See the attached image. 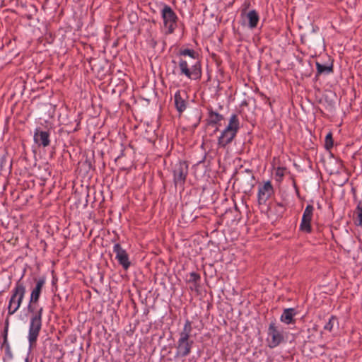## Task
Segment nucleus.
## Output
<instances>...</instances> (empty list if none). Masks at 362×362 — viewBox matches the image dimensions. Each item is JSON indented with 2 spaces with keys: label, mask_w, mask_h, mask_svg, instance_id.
I'll return each instance as SVG.
<instances>
[{
  "label": "nucleus",
  "mask_w": 362,
  "mask_h": 362,
  "mask_svg": "<svg viewBox=\"0 0 362 362\" xmlns=\"http://www.w3.org/2000/svg\"><path fill=\"white\" fill-rule=\"evenodd\" d=\"M35 286L31 291L27 307L29 319L28 341L30 349L36 346L37 340L42 326L43 308L39 305V300L45 284V277L34 278Z\"/></svg>",
  "instance_id": "1"
},
{
  "label": "nucleus",
  "mask_w": 362,
  "mask_h": 362,
  "mask_svg": "<svg viewBox=\"0 0 362 362\" xmlns=\"http://www.w3.org/2000/svg\"><path fill=\"white\" fill-rule=\"evenodd\" d=\"M192 331V322L187 319L182 330L179 332V339L176 344V357L185 358L190 354L194 344V340L191 339Z\"/></svg>",
  "instance_id": "2"
},
{
  "label": "nucleus",
  "mask_w": 362,
  "mask_h": 362,
  "mask_svg": "<svg viewBox=\"0 0 362 362\" xmlns=\"http://www.w3.org/2000/svg\"><path fill=\"white\" fill-rule=\"evenodd\" d=\"M180 76H185L190 80H200L202 76V62L199 57L193 58H180L178 62Z\"/></svg>",
  "instance_id": "3"
},
{
  "label": "nucleus",
  "mask_w": 362,
  "mask_h": 362,
  "mask_svg": "<svg viewBox=\"0 0 362 362\" xmlns=\"http://www.w3.org/2000/svg\"><path fill=\"white\" fill-rule=\"evenodd\" d=\"M240 121L238 115L233 114L226 127L221 132L218 138V146L221 148H226L230 144L235 138L240 129Z\"/></svg>",
  "instance_id": "4"
},
{
  "label": "nucleus",
  "mask_w": 362,
  "mask_h": 362,
  "mask_svg": "<svg viewBox=\"0 0 362 362\" xmlns=\"http://www.w3.org/2000/svg\"><path fill=\"white\" fill-rule=\"evenodd\" d=\"M22 276L16 283L11 291V296L8 301V315H13L21 307L26 293L25 285L23 281Z\"/></svg>",
  "instance_id": "5"
},
{
  "label": "nucleus",
  "mask_w": 362,
  "mask_h": 362,
  "mask_svg": "<svg viewBox=\"0 0 362 362\" xmlns=\"http://www.w3.org/2000/svg\"><path fill=\"white\" fill-rule=\"evenodd\" d=\"M161 17L163 20L164 26L168 29L166 33H173L177 26L178 17L177 14L170 6L164 4L161 10Z\"/></svg>",
  "instance_id": "6"
},
{
  "label": "nucleus",
  "mask_w": 362,
  "mask_h": 362,
  "mask_svg": "<svg viewBox=\"0 0 362 362\" xmlns=\"http://www.w3.org/2000/svg\"><path fill=\"white\" fill-rule=\"evenodd\" d=\"M188 164L185 160H180L173 166V182L175 187H184L188 175Z\"/></svg>",
  "instance_id": "7"
},
{
  "label": "nucleus",
  "mask_w": 362,
  "mask_h": 362,
  "mask_svg": "<svg viewBox=\"0 0 362 362\" xmlns=\"http://www.w3.org/2000/svg\"><path fill=\"white\" fill-rule=\"evenodd\" d=\"M250 3L245 2L243 8L241 10L240 16L243 21V25H247L250 29H255L257 27L259 16L257 11L255 9L247 12V8L250 7Z\"/></svg>",
  "instance_id": "8"
},
{
  "label": "nucleus",
  "mask_w": 362,
  "mask_h": 362,
  "mask_svg": "<svg viewBox=\"0 0 362 362\" xmlns=\"http://www.w3.org/2000/svg\"><path fill=\"white\" fill-rule=\"evenodd\" d=\"M268 336L271 338L267 339L268 346L274 349L284 341L283 332L276 325L275 322H270L267 331Z\"/></svg>",
  "instance_id": "9"
},
{
  "label": "nucleus",
  "mask_w": 362,
  "mask_h": 362,
  "mask_svg": "<svg viewBox=\"0 0 362 362\" xmlns=\"http://www.w3.org/2000/svg\"><path fill=\"white\" fill-rule=\"evenodd\" d=\"M239 186L243 193L245 194L250 193L255 186V176L252 170L245 169L242 172Z\"/></svg>",
  "instance_id": "10"
},
{
  "label": "nucleus",
  "mask_w": 362,
  "mask_h": 362,
  "mask_svg": "<svg viewBox=\"0 0 362 362\" xmlns=\"http://www.w3.org/2000/svg\"><path fill=\"white\" fill-rule=\"evenodd\" d=\"M189 96L185 90H177L174 95V104L176 110L180 117L186 110L188 105Z\"/></svg>",
  "instance_id": "11"
},
{
  "label": "nucleus",
  "mask_w": 362,
  "mask_h": 362,
  "mask_svg": "<svg viewBox=\"0 0 362 362\" xmlns=\"http://www.w3.org/2000/svg\"><path fill=\"white\" fill-rule=\"evenodd\" d=\"M274 194V189L270 180L259 185L257 202L259 205L265 204L267 201Z\"/></svg>",
  "instance_id": "12"
},
{
  "label": "nucleus",
  "mask_w": 362,
  "mask_h": 362,
  "mask_svg": "<svg viewBox=\"0 0 362 362\" xmlns=\"http://www.w3.org/2000/svg\"><path fill=\"white\" fill-rule=\"evenodd\" d=\"M314 207L311 204H308L303 212L301 223L299 226V230L303 233H310L313 228L311 226V221L313 218Z\"/></svg>",
  "instance_id": "13"
},
{
  "label": "nucleus",
  "mask_w": 362,
  "mask_h": 362,
  "mask_svg": "<svg viewBox=\"0 0 362 362\" xmlns=\"http://www.w3.org/2000/svg\"><path fill=\"white\" fill-rule=\"evenodd\" d=\"M113 252L115 253V259L118 264L122 267L124 270H127L131 266L129 255L124 250L119 243H115L113 247Z\"/></svg>",
  "instance_id": "14"
},
{
  "label": "nucleus",
  "mask_w": 362,
  "mask_h": 362,
  "mask_svg": "<svg viewBox=\"0 0 362 362\" xmlns=\"http://www.w3.org/2000/svg\"><path fill=\"white\" fill-rule=\"evenodd\" d=\"M49 136V131L42 130L40 127L37 128L33 136L34 141L39 146L47 147L50 144Z\"/></svg>",
  "instance_id": "15"
},
{
  "label": "nucleus",
  "mask_w": 362,
  "mask_h": 362,
  "mask_svg": "<svg viewBox=\"0 0 362 362\" xmlns=\"http://www.w3.org/2000/svg\"><path fill=\"white\" fill-rule=\"evenodd\" d=\"M207 110L208 117L206 119V124L208 126L215 127L214 132H216L219 130V128L217 125L219 124L221 121H222L224 119L223 115L214 111L211 107H209Z\"/></svg>",
  "instance_id": "16"
},
{
  "label": "nucleus",
  "mask_w": 362,
  "mask_h": 362,
  "mask_svg": "<svg viewBox=\"0 0 362 362\" xmlns=\"http://www.w3.org/2000/svg\"><path fill=\"white\" fill-rule=\"evenodd\" d=\"M89 64L92 71L96 72L98 76L100 77L105 76L108 72V70L105 69L103 65L104 64L105 66H108V63L107 62H103L97 59H90L89 60Z\"/></svg>",
  "instance_id": "17"
},
{
  "label": "nucleus",
  "mask_w": 362,
  "mask_h": 362,
  "mask_svg": "<svg viewBox=\"0 0 362 362\" xmlns=\"http://www.w3.org/2000/svg\"><path fill=\"white\" fill-rule=\"evenodd\" d=\"M297 313V310L293 308H285L280 317V320L286 325L295 324L296 321L295 316Z\"/></svg>",
  "instance_id": "18"
},
{
  "label": "nucleus",
  "mask_w": 362,
  "mask_h": 362,
  "mask_svg": "<svg viewBox=\"0 0 362 362\" xmlns=\"http://www.w3.org/2000/svg\"><path fill=\"white\" fill-rule=\"evenodd\" d=\"M197 217L191 206L186 204L182 206V218L185 223L193 222Z\"/></svg>",
  "instance_id": "19"
},
{
  "label": "nucleus",
  "mask_w": 362,
  "mask_h": 362,
  "mask_svg": "<svg viewBox=\"0 0 362 362\" xmlns=\"http://www.w3.org/2000/svg\"><path fill=\"white\" fill-rule=\"evenodd\" d=\"M317 73L315 74V80L318 79V77L321 74H329L333 72V64L325 65L322 64L320 62H316Z\"/></svg>",
  "instance_id": "20"
},
{
  "label": "nucleus",
  "mask_w": 362,
  "mask_h": 362,
  "mask_svg": "<svg viewBox=\"0 0 362 362\" xmlns=\"http://www.w3.org/2000/svg\"><path fill=\"white\" fill-rule=\"evenodd\" d=\"M177 56L183 57L184 58H186L188 57V58H193V60L195 59V57H199V54L193 49L189 48H181L179 49V52L177 53Z\"/></svg>",
  "instance_id": "21"
},
{
  "label": "nucleus",
  "mask_w": 362,
  "mask_h": 362,
  "mask_svg": "<svg viewBox=\"0 0 362 362\" xmlns=\"http://www.w3.org/2000/svg\"><path fill=\"white\" fill-rule=\"evenodd\" d=\"M354 223L356 226H362V201H359L354 211Z\"/></svg>",
  "instance_id": "22"
},
{
  "label": "nucleus",
  "mask_w": 362,
  "mask_h": 362,
  "mask_svg": "<svg viewBox=\"0 0 362 362\" xmlns=\"http://www.w3.org/2000/svg\"><path fill=\"white\" fill-rule=\"evenodd\" d=\"M334 326L339 327V320L335 315H331L328 322L324 325L323 329L331 332Z\"/></svg>",
  "instance_id": "23"
},
{
  "label": "nucleus",
  "mask_w": 362,
  "mask_h": 362,
  "mask_svg": "<svg viewBox=\"0 0 362 362\" xmlns=\"http://www.w3.org/2000/svg\"><path fill=\"white\" fill-rule=\"evenodd\" d=\"M200 279V274L197 272H192L189 274V279L187 280V282L193 284L194 288H197L199 287Z\"/></svg>",
  "instance_id": "24"
},
{
  "label": "nucleus",
  "mask_w": 362,
  "mask_h": 362,
  "mask_svg": "<svg viewBox=\"0 0 362 362\" xmlns=\"http://www.w3.org/2000/svg\"><path fill=\"white\" fill-rule=\"evenodd\" d=\"M334 146L333 134L332 132H329L325 139V148L327 151H330Z\"/></svg>",
  "instance_id": "25"
},
{
  "label": "nucleus",
  "mask_w": 362,
  "mask_h": 362,
  "mask_svg": "<svg viewBox=\"0 0 362 362\" xmlns=\"http://www.w3.org/2000/svg\"><path fill=\"white\" fill-rule=\"evenodd\" d=\"M8 325H9V320L7 317L5 320V325L4 327V330L2 331L1 336L3 337V342L2 344H7L8 341Z\"/></svg>",
  "instance_id": "26"
},
{
  "label": "nucleus",
  "mask_w": 362,
  "mask_h": 362,
  "mask_svg": "<svg viewBox=\"0 0 362 362\" xmlns=\"http://www.w3.org/2000/svg\"><path fill=\"white\" fill-rule=\"evenodd\" d=\"M1 349H4L5 354L8 358H12L13 354L11 350V347L8 343L7 344H1Z\"/></svg>",
  "instance_id": "27"
},
{
  "label": "nucleus",
  "mask_w": 362,
  "mask_h": 362,
  "mask_svg": "<svg viewBox=\"0 0 362 362\" xmlns=\"http://www.w3.org/2000/svg\"><path fill=\"white\" fill-rule=\"evenodd\" d=\"M172 63L173 64V66L172 69H167V74L168 75H176V62L175 60L172 61Z\"/></svg>",
  "instance_id": "28"
},
{
  "label": "nucleus",
  "mask_w": 362,
  "mask_h": 362,
  "mask_svg": "<svg viewBox=\"0 0 362 362\" xmlns=\"http://www.w3.org/2000/svg\"><path fill=\"white\" fill-rule=\"evenodd\" d=\"M325 102L327 104V106L330 110L334 108V101L332 99L328 98V96L325 97Z\"/></svg>",
  "instance_id": "29"
},
{
  "label": "nucleus",
  "mask_w": 362,
  "mask_h": 362,
  "mask_svg": "<svg viewBox=\"0 0 362 362\" xmlns=\"http://www.w3.org/2000/svg\"><path fill=\"white\" fill-rule=\"evenodd\" d=\"M276 206L279 209V210L276 209V211L280 214H284L286 211L285 205L283 203L278 202L276 204Z\"/></svg>",
  "instance_id": "30"
},
{
  "label": "nucleus",
  "mask_w": 362,
  "mask_h": 362,
  "mask_svg": "<svg viewBox=\"0 0 362 362\" xmlns=\"http://www.w3.org/2000/svg\"><path fill=\"white\" fill-rule=\"evenodd\" d=\"M286 170L285 168H281L279 167L276 170V176L283 177L284 175V170Z\"/></svg>",
  "instance_id": "31"
},
{
  "label": "nucleus",
  "mask_w": 362,
  "mask_h": 362,
  "mask_svg": "<svg viewBox=\"0 0 362 362\" xmlns=\"http://www.w3.org/2000/svg\"><path fill=\"white\" fill-rule=\"evenodd\" d=\"M75 122H76V127L74 128H73L72 129H69L68 131L76 132L80 129V121L79 120L77 121V119H76Z\"/></svg>",
  "instance_id": "32"
},
{
  "label": "nucleus",
  "mask_w": 362,
  "mask_h": 362,
  "mask_svg": "<svg viewBox=\"0 0 362 362\" xmlns=\"http://www.w3.org/2000/svg\"><path fill=\"white\" fill-rule=\"evenodd\" d=\"M119 146H120L121 153L119 156H117L116 159H118L124 156V147L122 144H120Z\"/></svg>",
  "instance_id": "33"
},
{
  "label": "nucleus",
  "mask_w": 362,
  "mask_h": 362,
  "mask_svg": "<svg viewBox=\"0 0 362 362\" xmlns=\"http://www.w3.org/2000/svg\"><path fill=\"white\" fill-rule=\"evenodd\" d=\"M293 186H294V187L296 188V191L297 194H298V195H299L298 188V187H297V185H296V183L295 180L293 181Z\"/></svg>",
  "instance_id": "34"
},
{
  "label": "nucleus",
  "mask_w": 362,
  "mask_h": 362,
  "mask_svg": "<svg viewBox=\"0 0 362 362\" xmlns=\"http://www.w3.org/2000/svg\"><path fill=\"white\" fill-rule=\"evenodd\" d=\"M86 163L88 164V167L89 168H92V164H91V162L90 161H88V160H86Z\"/></svg>",
  "instance_id": "35"
},
{
  "label": "nucleus",
  "mask_w": 362,
  "mask_h": 362,
  "mask_svg": "<svg viewBox=\"0 0 362 362\" xmlns=\"http://www.w3.org/2000/svg\"><path fill=\"white\" fill-rule=\"evenodd\" d=\"M199 121H200V118L199 119L198 122L193 125L194 128H196L199 125Z\"/></svg>",
  "instance_id": "36"
},
{
  "label": "nucleus",
  "mask_w": 362,
  "mask_h": 362,
  "mask_svg": "<svg viewBox=\"0 0 362 362\" xmlns=\"http://www.w3.org/2000/svg\"><path fill=\"white\" fill-rule=\"evenodd\" d=\"M148 313H149V310H148V308L145 309V310H144V314H145V315H148Z\"/></svg>",
  "instance_id": "37"
},
{
  "label": "nucleus",
  "mask_w": 362,
  "mask_h": 362,
  "mask_svg": "<svg viewBox=\"0 0 362 362\" xmlns=\"http://www.w3.org/2000/svg\"><path fill=\"white\" fill-rule=\"evenodd\" d=\"M156 41H153V42H152V47H156Z\"/></svg>",
  "instance_id": "38"
},
{
  "label": "nucleus",
  "mask_w": 362,
  "mask_h": 362,
  "mask_svg": "<svg viewBox=\"0 0 362 362\" xmlns=\"http://www.w3.org/2000/svg\"><path fill=\"white\" fill-rule=\"evenodd\" d=\"M205 158H206V156H204V158H203L202 160H200V161L199 162V163H201L204 162V160H205Z\"/></svg>",
  "instance_id": "39"
},
{
  "label": "nucleus",
  "mask_w": 362,
  "mask_h": 362,
  "mask_svg": "<svg viewBox=\"0 0 362 362\" xmlns=\"http://www.w3.org/2000/svg\"><path fill=\"white\" fill-rule=\"evenodd\" d=\"M317 208H318L319 209H321V205L320 204V203H317Z\"/></svg>",
  "instance_id": "40"
},
{
  "label": "nucleus",
  "mask_w": 362,
  "mask_h": 362,
  "mask_svg": "<svg viewBox=\"0 0 362 362\" xmlns=\"http://www.w3.org/2000/svg\"><path fill=\"white\" fill-rule=\"evenodd\" d=\"M25 362H30V361H29L28 356L25 358Z\"/></svg>",
  "instance_id": "41"
},
{
  "label": "nucleus",
  "mask_w": 362,
  "mask_h": 362,
  "mask_svg": "<svg viewBox=\"0 0 362 362\" xmlns=\"http://www.w3.org/2000/svg\"><path fill=\"white\" fill-rule=\"evenodd\" d=\"M47 175H48V176H50L51 175V173L49 171L47 172Z\"/></svg>",
  "instance_id": "42"
}]
</instances>
